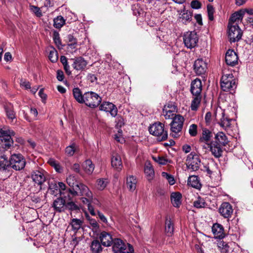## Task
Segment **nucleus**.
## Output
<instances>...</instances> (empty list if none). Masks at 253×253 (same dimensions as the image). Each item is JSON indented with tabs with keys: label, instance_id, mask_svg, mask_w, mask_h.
Returning <instances> with one entry per match:
<instances>
[{
	"label": "nucleus",
	"instance_id": "10",
	"mask_svg": "<svg viewBox=\"0 0 253 253\" xmlns=\"http://www.w3.org/2000/svg\"><path fill=\"white\" fill-rule=\"evenodd\" d=\"M198 41V37L195 31L187 32L183 36V42L188 48L195 47Z\"/></svg>",
	"mask_w": 253,
	"mask_h": 253
},
{
	"label": "nucleus",
	"instance_id": "46",
	"mask_svg": "<svg viewBox=\"0 0 253 253\" xmlns=\"http://www.w3.org/2000/svg\"><path fill=\"white\" fill-rule=\"evenodd\" d=\"M173 225L169 220H167L166 222L165 231L168 236H171L173 232Z\"/></svg>",
	"mask_w": 253,
	"mask_h": 253
},
{
	"label": "nucleus",
	"instance_id": "24",
	"mask_svg": "<svg viewBox=\"0 0 253 253\" xmlns=\"http://www.w3.org/2000/svg\"><path fill=\"white\" fill-rule=\"evenodd\" d=\"M137 179L133 175H129L126 178V186L130 192L134 191L136 187Z\"/></svg>",
	"mask_w": 253,
	"mask_h": 253
},
{
	"label": "nucleus",
	"instance_id": "39",
	"mask_svg": "<svg viewBox=\"0 0 253 253\" xmlns=\"http://www.w3.org/2000/svg\"><path fill=\"white\" fill-rule=\"evenodd\" d=\"M222 118L220 119L219 124L221 127L226 129L230 127L231 120L227 118H225L223 113H222Z\"/></svg>",
	"mask_w": 253,
	"mask_h": 253
},
{
	"label": "nucleus",
	"instance_id": "7",
	"mask_svg": "<svg viewBox=\"0 0 253 253\" xmlns=\"http://www.w3.org/2000/svg\"><path fill=\"white\" fill-rule=\"evenodd\" d=\"M101 100V98L94 92H87L84 93V103L90 108H94L98 106Z\"/></svg>",
	"mask_w": 253,
	"mask_h": 253
},
{
	"label": "nucleus",
	"instance_id": "32",
	"mask_svg": "<svg viewBox=\"0 0 253 253\" xmlns=\"http://www.w3.org/2000/svg\"><path fill=\"white\" fill-rule=\"evenodd\" d=\"M83 167L84 171L88 174H91L94 169V166L90 160H86L83 164Z\"/></svg>",
	"mask_w": 253,
	"mask_h": 253
},
{
	"label": "nucleus",
	"instance_id": "62",
	"mask_svg": "<svg viewBox=\"0 0 253 253\" xmlns=\"http://www.w3.org/2000/svg\"><path fill=\"white\" fill-rule=\"evenodd\" d=\"M64 76L63 71L58 70L57 71V79L59 81H62L64 79Z\"/></svg>",
	"mask_w": 253,
	"mask_h": 253
},
{
	"label": "nucleus",
	"instance_id": "53",
	"mask_svg": "<svg viewBox=\"0 0 253 253\" xmlns=\"http://www.w3.org/2000/svg\"><path fill=\"white\" fill-rule=\"evenodd\" d=\"M205 202L204 200V199L198 198L197 200L195 201L194 202V206L195 207L197 208H204L205 206Z\"/></svg>",
	"mask_w": 253,
	"mask_h": 253
},
{
	"label": "nucleus",
	"instance_id": "43",
	"mask_svg": "<svg viewBox=\"0 0 253 253\" xmlns=\"http://www.w3.org/2000/svg\"><path fill=\"white\" fill-rule=\"evenodd\" d=\"M109 181L106 178H100L97 180V187L99 190H103L107 186Z\"/></svg>",
	"mask_w": 253,
	"mask_h": 253
},
{
	"label": "nucleus",
	"instance_id": "15",
	"mask_svg": "<svg viewBox=\"0 0 253 253\" xmlns=\"http://www.w3.org/2000/svg\"><path fill=\"white\" fill-rule=\"evenodd\" d=\"M225 61L227 65L234 66L238 63V57L237 53L233 50H227L225 56Z\"/></svg>",
	"mask_w": 253,
	"mask_h": 253
},
{
	"label": "nucleus",
	"instance_id": "58",
	"mask_svg": "<svg viewBox=\"0 0 253 253\" xmlns=\"http://www.w3.org/2000/svg\"><path fill=\"white\" fill-rule=\"evenodd\" d=\"M191 6L193 8L199 9L201 7V3L197 0H192L191 3Z\"/></svg>",
	"mask_w": 253,
	"mask_h": 253
},
{
	"label": "nucleus",
	"instance_id": "40",
	"mask_svg": "<svg viewBox=\"0 0 253 253\" xmlns=\"http://www.w3.org/2000/svg\"><path fill=\"white\" fill-rule=\"evenodd\" d=\"M168 107H164L163 109V115L165 117L166 119H173L174 117L175 112H173L168 109Z\"/></svg>",
	"mask_w": 253,
	"mask_h": 253
},
{
	"label": "nucleus",
	"instance_id": "56",
	"mask_svg": "<svg viewBox=\"0 0 253 253\" xmlns=\"http://www.w3.org/2000/svg\"><path fill=\"white\" fill-rule=\"evenodd\" d=\"M86 218L89 221V224L94 228L97 229L99 228V225L95 219L90 218L88 215L86 216Z\"/></svg>",
	"mask_w": 253,
	"mask_h": 253
},
{
	"label": "nucleus",
	"instance_id": "1",
	"mask_svg": "<svg viewBox=\"0 0 253 253\" xmlns=\"http://www.w3.org/2000/svg\"><path fill=\"white\" fill-rule=\"evenodd\" d=\"M0 151H3L9 149L13 144L11 136L15 133L6 127L0 128Z\"/></svg>",
	"mask_w": 253,
	"mask_h": 253
},
{
	"label": "nucleus",
	"instance_id": "14",
	"mask_svg": "<svg viewBox=\"0 0 253 253\" xmlns=\"http://www.w3.org/2000/svg\"><path fill=\"white\" fill-rule=\"evenodd\" d=\"M99 109L109 113L113 117H116L118 113V109L116 106L109 102H103L99 106Z\"/></svg>",
	"mask_w": 253,
	"mask_h": 253
},
{
	"label": "nucleus",
	"instance_id": "31",
	"mask_svg": "<svg viewBox=\"0 0 253 253\" xmlns=\"http://www.w3.org/2000/svg\"><path fill=\"white\" fill-rule=\"evenodd\" d=\"M90 250L92 253H101L103 248L98 240H94L91 243Z\"/></svg>",
	"mask_w": 253,
	"mask_h": 253
},
{
	"label": "nucleus",
	"instance_id": "45",
	"mask_svg": "<svg viewBox=\"0 0 253 253\" xmlns=\"http://www.w3.org/2000/svg\"><path fill=\"white\" fill-rule=\"evenodd\" d=\"M5 112L7 117L10 120H13L15 119V113L13 111L12 107L10 105L7 106L5 107Z\"/></svg>",
	"mask_w": 253,
	"mask_h": 253
},
{
	"label": "nucleus",
	"instance_id": "8",
	"mask_svg": "<svg viewBox=\"0 0 253 253\" xmlns=\"http://www.w3.org/2000/svg\"><path fill=\"white\" fill-rule=\"evenodd\" d=\"M228 35L230 42H236L239 41L242 36L241 30L238 24H228Z\"/></svg>",
	"mask_w": 253,
	"mask_h": 253
},
{
	"label": "nucleus",
	"instance_id": "17",
	"mask_svg": "<svg viewBox=\"0 0 253 253\" xmlns=\"http://www.w3.org/2000/svg\"><path fill=\"white\" fill-rule=\"evenodd\" d=\"M99 238L103 246L110 247L113 244V239L112 235L106 231L101 232L99 234Z\"/></svg>",
	"mask_w": 253,
	"mask_h": 253
},
{
	"label": "nucleus",
	"instance_id": "61",
	"mask_svg": "<svg viewBox=\"0 0 253 253\" xmlns=\"http://www.w3.org/2000/svg\"><path fill=\"white\" fill-rule=\"evenodd\" d=\"M164 107H168V109L171 111L175 112L176 107L172 102H169L164 106Z\"/></svg>",
	"mask_w": 253,
	"mask_h": 253
},
{
	"label": "nucleus",
	"instance_id": "52",
	"mask_svg": "<svg viewBox=\"0 0 253 253\" xmlns=\"http://www.w3.org/2000/svg\"><path fill=\"white\" fill-rule=\"evenodd\" d=\"M30 9L37 17H40L42 16L41 10L39 7L31 5H30Z\"/></svg>",
	"mask_w": 253,
	"mask_h": 253
},
{
	"label": "nucleus",
	"instance_id": "63",
	"mask_svg": "<svg viewBox=\"0 0 253 253\" xmlns=\"http://www.w3.org/2000/svg\"><path fill=\"white\" fill-rule=\"evenodd\" d=\"M67 40L68 41L69 43H77V39L75 38H74V37L72 35H69L68 36Z\"/></svg>",
	"mask_w": 253,
	"mask_h": 253
},
{
	"label": "nucleus",
	"instance_id": "28",
	"mask_svg": "<svg viewBox=\"0 0 253 253\" xmlns=\"http://www.w3.org/2000/svg\"><path fill=\"white\" fill-rule=\"evenodd\" d=\"M244 14V12L242 11L234 13L229 19L228 23H230L231 25L238 24L237 22L243 19Z\"/></svg>",
	"mask_w": 253,
	"mask_h": 253
},
{
	"label": "nucleus",
	"instance_id": "3",
	"mask_svg": "<svg viewBox=\"0 0 253 253\" xmlns=\"http://www.w3.org/2000/svg\"><path fill=\"white\" fill-rule=\"evenodd\" d=\"M68 191L73 196H85L89 198L92 197V194L89 188L84 184L79 182L77 183L73 189H68Z\"/></svg>",
	"mask_w": 253,
	"mask_h": 253
},
{
	"label": "nucleus",
	"instance_id": "41",
	"mask_svg": "<svg viewBox=\"0 0 253 253\" xmlns=\"http://www.w3.org/2000/svg\"><path fill=\"white\" fill-rule=\"evenodd\" d=\"M78 149V146L73 143L71 145L67 146L65 149L66 154L69 156H73L75 152Z\"/></svg>",
	"mask_w": 253,
	"mask_h": 253
},
{
	"label": "nucleus",
	"instance_id": "27",
	"mask_svg": "<svg viewBox=\"0 0 253 253\" xmlns=\"http://www.w3.org/2000/svg\"><path fill=\"white\" fill-rule=\"evenodd\" d=\"M214 141H217L222 146H225L228 142L227 136L223 132H219L215 135Z\"/></svg>",
	"mask_w": 253,
	"mask_h": 253
},
{
	"label": "nucleus",
	"instance_id": "36",
	"mask_svg": "<svg viewBox=\"0 0 253 253\" xmlns=\"http://www.w3.org/2000/svg\"><path fill=\"white\" fill-rule=\"evenodd\" d=\"M49 59L52 62L55 63L58 60V52L54 47L51 46L49 48Z\"/></svg>",
	"mask_w": 253,
	"mask_h": 253
},
{
	"label": "nucleus",
	"instance_id": "50",
	"mask_svg": "<svg viewBox=\"0 0 253 253\" xmlns=\"http://www.w3.org/2000/svg\"><path fill=\"white\" fill-rule=\"evenodd\" d=\"M53 40L55 44L59 47L61 45V41L60 40L59 34L58 32L54 31L53 33Z\"/></svg>",
	"mask_w": 253,
	"mask_h": 253
},
{
	"label": "nucleus",
	"instance_id": "9",
	"mask_svg": "<svg viewBox=\"0 0 253 253\" xmlns=\"http://www.w3.org/2000/svg\"><path fill=\"white\" fill-rule=\"evenodd\" d=\"M186 166L191 171H197L201 166V160L199 156L194 153L189 154L186 159Z\"/></svg>",
	"mask_w": 253,
	"mask_h": 253
},
{
	"label": "nucleus",
	"instance_id": "51",
	"mask_svg": "<svg viewBox=\"0 0 253 253\" xmlns=\"http://www.w3.org/2000/svg\"><path fill=\"white\" fill-rule=\"evenodd\" d=\"M207 11L209 19L211 21H212L214 19L213 14L214 12V9L213 7L211 4H208Z\"/></svg>",
	"mask_w": 253,
	"mask_h": 253
},
{
	"label": "nucleus",
	"instance_id": "54",
	"mask_svg": "<svg viewBox=\"0 0 253 253\" xmlns=\"http://www.w3.org/2000/svg\"><path fill=\"white\" fill-rule=\"evenodd\" d=\"M153 158L155 162L162 165H166L168 162V160L163 157L158 156Z\"/></svg>",
	"mask_w": 253,
	"mask_h": 253
},
{
	"label": "nucleus",
	"instance_id": "30",
	"mask_svg": "<svg viewBox=\"0 0 253 253\" xmlns=\"http://www.w3.org/2000/svg\"><path fill=\"white\" fill-rule=\"evenodd\" d=\"M188 184L196 189H200L201 187V184L200 182L198 177L195 175H192L189 177L188 179Z\"/></svg>",
	"mask_w": 253,
	"mask_h": 253
},
{
	"label": "nucleus",
	"instance_id": "33",
	"mask_svg": "<svg viewBox=\"0 0 253 253\" xmlns=\"http://www.w3.org/2000/svg\"><path fill=\"white\" fill-rule=\"evenodd\" d=\"M73 94L74 98L80 103H84V94L83 95L81 90L78 87L73 90Z\"/></svg>",
	"mask_w": 253,
	"mask_h": 253
},
{
	"label": "nucleus",
	"instance_id": "5",
	"mask_svg": "<svg viewBox=\"0 0 253 253\" xmlns=\"http://www.w3.org/2000/svg\"><path fill=\"white\" fill-rule=\"evenodd\" d=\"M221 89L224 91H228L236 88V80L232 74L223 75L220 80Z\"/></svg>",
	"mask_w": 253,
	"mask_h": 253
},
{
	"label": "nucleus",
	"instance_id": "12",
	"mask_svg": "<svg viewBox=\"0 0 253 253\" xmlns=\"http://www.w3.org/2000/svg\"><path fill=\"white\" fill-rule=\"evenodd\" d=\"M194 69L197 75H204L208 69V64L202 59H198L195 61Z\"/></svg>",
	"mask_w": 253,
	"mask_h": 253
},
{
	"label": "nucleus",
	"instance_id": "35",
	"mask_svg": "<svg viewBox=\"0 0 253 253\" xmlns=\"http://www.w3.org/2000/svg\"><path fill=\"white\" fill-rule=\"evenodd\" d=\"M201 95H193V99L191 104V108L192 111H196L201 103Z\"/></svg>",
	"mask_w": 253,
	"mask_h": 253
},
{
	"label": "nucleus",
	"instance_id": "26",
	"mask_svg": "<svg viewBox=\"0 0 253 253\" xmlns=\"http://www.w3.org/2000/svg\"><path fill=\"white\" fill-rule=\"evenodd\" d=\"M182 195L179 192L172 193L170 196L171 202L173 206L178 208L181 204Z\"/></svg>",
	"mask_w": 253,
	"mask_h": 253
},
{
	"label": "nucleus",
	"instance_id": "60",
	"mask_svg": "<svg viewBox=\"0 0 253 253\" xmlns=\"http://www.w3.org/2000/svg\"><path fill=\"white\" fill-rule=\"evenodd\" d=\"M20 85L24 87L25 89H29L31 88V84L28 81L21 80L20 82Z\"/></svg>",
	"mask_w": 253,
	"mask_h": 253
},
{
	"label": "nucleus",
	"instance_id": "59",
	"mask_svg": "<svg viewBox=\"0 0 253 253\" xmlns=\"http://www.w3.org/2000/svg\"><path fill=\"white\" fill-rule=\"evenodd\" d=\"M49 189L52 191L53 193L55 192V191H57L58 186L55 182H51L49 183Z\"/></svg>",
	"mask_w": 253,
	"mask_h": 253
},
{
	"label": "nucleus",
	"instance_id": "37",
	"mask_svg": "<svg viewBox=\"0 0 253 253\" xmlns=\"http://www.w3.org/2000/svg\"><path fill=\"white\" fill-rule=\"evenodd\" d=\"M217 246L218 250L222 253H227L229 251V246L223 241L220 240L218 241Z\"/></svg>",
	"mask_w": 253,
	"mask_h": 253
},
{
	"label": "nucleus",
	"instance_id": "22",
	"mask_svg": "<svg viewBox=\"0 0 253 253\" xmlns=\"http://www.w3.org/2000/svg\"><path fill=\"white\" fill-rule=\"evenodd\" d=\"M72 60L74 61L72 66L77 70L84 69L87 64V62L82 57H79L75 59H72Z\"/></svg>",
	"mask_w": 253,
	"mask_h": 253
},
{
	"label": "nucleus",
	"instance_id": "55",
	"mask_svg": "<svg viewBox=\"0 0 253 253\" xmlns=\"http://www.w3.org/2000/svg\"><path fill=\"white\" fill-rule=\"evenodd\" d=\"M58 187L59 188V192L60 193L61 195L66 193V192L69 193V191H68V190L66 189V186L64 183L61 182H59L58 188Z\"/></svg>",
	"mask_w": 253,
	"mask_h": 253
},
{
	"label": "nucleus",
	"instance_id": "18",
	"mask_svg": "<svg viewBox=\"0 0 253 253\" xmlns=\"http://www.w3.org/2000/svg\"><path fill=\"white\" fill-rule=\"evenodd\" d=\"M202 88V85L200 80L196 79L192 82L190 90L193 95H201Z\"/></svg>",
	"mask_w": 253,
	"mask_h": 253
},
{
	"label": "nucleus",
	"instance_id": "47",
	"mask_svg": "<svg viewBox=\"0 0 253 253\" xmlns=\"http://www.w3.org/2000/svg\"><path fill=\"white\" fill-rule=\"evenodd\" d=\"M66 181L69 186L73 189L75 187V185L78 182L77 180V178L74 175H69L66 179Z\"/></svg>",
	"mask_w": 253,
	"mask_h": 253
},
{
	"label": "nucleus",
	"instance_id": "42",
	"mask_svg": "<svg viewBox=\"0 0 253 253\" xmlns=\"http://www.w3.org/2000/svg\"><path fill=\"white\" fill-rule=\"evenodd\" d=\"M192 13L188 11H184L181 14L180 18L183 23H186L187 22H189L192 19Z\"/></svg>",
	"mask_w": 253,
	"mask_h": 253
},
{
	"label": "nucleus",
	"instance_id": "34",
	"mask_svg": "<svg viewBox=\"0 0 253 253\" xmlns=\"http://www.w3.org/2000/svg\"><path fill=\"white\" fill-rule=\"evenodd\" d=\"M144 172L147 177L148 180L153 179L154 176V170L150 164H146L144 168Z\"/></svg>",
	"mask_w": 253,
	"mask_h": 253
},
{
	"label": "nucleus",
	"instance_id": "64",
	"mask_svg": "<svg viewBox=\"0 0 253 253\" xmlns=\"http://www.w3.org/2000/svg\"><path fill=\"white\" fill-rule=\"evenodd\" d=\"M72 169L75 172H76L77 173H80V165L78 164H74L72 167Z\"/></svg>",
	"mask_w": 253,
	"mask_h": 253
},
{
	"label": "nucleus",
	"instance_id": "11",
	"mask_svg": "<svg viewBox=\"0 0 253 253\" xmlns=\"http://www.w3.org/2000/svg\"><path fill=\"white\" fill-rule=\"evenodd\" d=\"M207 148L209 149V151L215 158H219L222 156V146L217 141H212L210 143H208Z\"/></svg>",
	"mask_w": 253,
	"mask_h": 253
},
{
	"label": "nucleus",
	"instance_id": "4",
	"mask_svg": "<svg viewBox=\"0 0 253 253\" xmlns=\"http://www.w3.org/2000/svg\"><path fill=\"white\" fill-rule=\"evenodd\" d=\"M25 159L21 154H11L9 158V168H12L15 170H20L25 168Z\"/></svg>",
	"mask_w": 253,
	"mask_h": 253
},
{
	"label": "nucleus",
	"instance_id": "19",
	"mask_svg": "<svg viewBox=\"0 0 253 253\" xmlns=\"http://www.w3.org/2000/svg\"><path fill=\"white\" fill-rule=\"evenodd\" d=\"M65 204V200L63 198H58L54 200L53 207L57 212H63L66 210Z\"/></svg>",
	"mask_w": 253,
	"mask_h": 253
},
{
	"label": "nucleus",
	"instance_id": "44",
	"mask_svg": "<svg viewBox=\"0 0 253 253\" xmlns=\"http://www.w3.org/2000/svg\"><path fill=\"white\" fill-rule=\"evenodd\" d=\"M82 221L80 219L77 218H73L71 222V225L74 230L78 231L81 227L82 224Z\"/></svg>",
	"mask_w": 253,
	"mask_h": 253
},
{
	"label": "nucleus",
	"instance_id": "25",
	"mask_svg": "<svg viewBox=\"0 0 253 253\" xmlns=\"http://www.w3.org/2000/svg\"><path fill=\"white\" fill-rule=\"evenodd\" d=\"M9 169V160L5 155L0 153V170L5 171Z\"/></svg>",
	"mask_w": 253,
	"mask_h": 253
},
{
	"label": "nucleus",
	"instance_id": "38",
	"mask_svg": "<svg viewBox=\"0 0 253 253\" xmlns=\"http://www.w3.org/2000/svg\"><path fill=\"white\" fill-rule=\"evenodd\" d=\"M53 21V26L57 29H60L65 23V20L61 16H57Z\"/></svg>",
	"mask_w": 253,
	"mask_h": 253
},
{
	"label": "nucleus",
	"instance_id": "57",
	"mask_svg": "<svg viewBox=\"0 0 253 253\" xmlns=\"http://www.w3.org/2000/svg\"><path fill=\"white\" fill-rule=\"evenodd\" d=\"M66 210H76L78 208L77 206L73 202H69L65 204Z\"/></svg>",
	"mask_w": 253,
	"mask_h": 253
},
{
	"label": "nucleus",
	"instance_id": "21",
	"mask_svg": "<svg viewBox=\"0 0 253 253\" xmlns=\"http://www.w3.org/2000/svg\"><path fill=\"white\" fill-rule=\"evenodd\" d=\"M111 166L118 171H120L123 168L122 159L118 154H113L111 158Z\"/></svg>",
	"mask_w": 253,
	"mask_h": 253
},
{
	"label": "nucleus",
	"instance_id": "23",
	"mask_svg": "<svg viewBox=\"0 0 253 253\" xmlns=\"http://www.w3.org/2000/svg\"><path fill=\"white\" fill-rule=\"evenodd\" d=\"M212 232L215 238L221 239L224 237L223 226L218 223H215L212 227Z\"/></svg>",
	"mask_w": 253,
	"mask_h": 253
},
{
	"label": "nucleus",
	"instance_id": "13",
	"mask_svg": "<svg viewBox=\"0 0 253 253\" xmlns=\"http://www.w3.org/2000/svg\"><path fill=\"white\" fill-rule=\"evenodd\" d=\"M219 212L223 217L228 218L231 216L233 209L231 205L228 202L223 203L218 209Z\"/></svg>",
	"mask_w": 253,
	"mask_h": 253
},
{
	"label": "nucleus",
	"instance_id": "49",
	"mask_svg": "<svg viewBox=\"0 0 253 253\" xmlns=\"http://www.w3.org/2000/svg\"><path fill=\"white\" fill-rule=\"evenodd\" d=\"M162 176L167 180L170 185H172L174 184L175 181L174 177L171 174L166 172H163L162 173Z\"/></svg>",
	"mask_w": 253,
	"mask_h": 253
},
{
	"label": "nucleus",
	"instance_id": "2",
	"mask_svg": "<svg viewBox=\"0 0 253 253\" xmlns=\"http://www.w3.org/2000/svg\"><path fill=\"white\" fill-rule=\"evenodd\" d=\"M150 134L157 137L158 140L162 141L168 138V132L165 125L161 122H157L151 125L149 128Z\"/></svg>",
	"mask_w": 253,
	"mask_h": 253
},
{
	"label": "nucleus",
	"instance_id": "6",
	"mask_svg": "<svg viewBox=\"0 0 253 253\" xmlns=\"http://www.w3.org/2000/svg\"><path fill=\"white\" fill-rule=\"evenodd\" d=\"M184 121V118L180 115H175L170 124L171 134L173 137H177L181 132Z\"/></svg>",
	"mask_w": 253,
	"mask_h": 253
},
{
	"label": "nucleus",
	"instance_id": "48",
	"mask_svg": "<svg viewBox=\"0 0 253 253\" xmlns=\"http://www.w3.org/2000/svg\"><path fill=\"white\" fill-rule=\"evenodd\" d=\"M188 132L192 137L196 136L198 134V126L196 124L190 125L188 129Z\"/></svg>",
	"mask_w": 253,
	"mask_h": 253
},
{
	"label": "nucleus",
	"instance_id": "20",
	"mask_svg": "<svg viewBox=\"0 0 253 253\" xmlns=\"http://www.w3.org/2000/svg\"><path fill=\"white\" fill-rule=\"evenodd\" d=\"M33 181L39 185H41L45 181V176L41 171H34L31 175Z\"/></svg>",
	"mask_w": 253,
	"mask_h": 253
},
{
	"label": "nucleus",
	"instance_id": "29",
	"mask_svg": "<svg viewBox=\"0 0 253 253\" xmlns=\"http://www.w3.org/2000/svg\"><path fill=\"white\" fill-rule=\"evenodd\" d=\"M212 133L207 128H203L202 136L200 138V141L205 142L207 145L212 137Z\"/></svg>",
	"mask_w": 253,
	"mask_h": 253
},
{
	"label": "nucleus",
	"instance_id": "16",
	"mask_svg": "<svg viewBox=\"0 0 253 253\" xmlns=\"http://www.w3.org/2000/svg\"><path fill=\"white\" fill-rule=\"evenodd\" d=\"M113 250L115 253H125L126 249V245L122 240L115 238L113 241Z\"/></svg>",
	"mask_w": 253,
	"mask_h": 253
}]
</instances>
